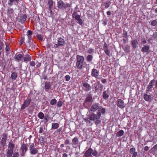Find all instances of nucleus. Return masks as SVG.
Returning <instances> with one entry per match:
<instances>
[{"label": "nucleus", "mask_w": 157, "mask_h": 157, "mask_svg": "<svg viewBox=\"0 0 157 157\" xmlns=\"http://www.w3.org/2000/svg\"><path fill=\"white\" fill-rule=\"evenodd\" d=\"M43 132V128L42 127H40V130L39 133H42Z\"/></svg>", "instance_id": "59"}, {"label": "nucleus", "mask_w": 157, "mask_h": 157, "mask_svg": "<svg viewBox=\"0 0 157 157\" xmlns=\"http://www.w3.org/2000/svg\"><path fill=\"white\" fill-rule=\"evenodd\" d=\"M124 107L123 101L121 99H118V107L124 108Z\"/></svg>", "instance_id": "26"}, {"label": "nucleus", "mask_w": 157, "mask_h": 157, "mask_svg": "<svg viewBox=\"0 0 157 157\" xmlns=\"http://www.w3.org/2000/svg\"><path fill=\"white\" fill-rule=\"evenodd\" d=\"M102 109H105L104 108H102L101 106L99 107V104L98 103H93L90 109L89 112H94L98 109V110L100 109L101 110Z\"/></svg>", "instance_id": "4"}, {"label": "nucleus", "mask_w": 157, "mask_h": 157, "mask_svg": "<svg viewBox=\"0 0 157 157\" xmlns=\"http://www.w3.org/2000/svg\"><path fill=\"white\" fill-rule=\"evenodd\" d=\"M57 102V100L55 99H52L50 102V104L52 105H54Z\"/></svg>", "instance_id": "40"}, {"label": "nucleus", "mask_w": 157, "mask_h": 157, "mask_svg": "<svg viewBox=\"0 0 157 157\" xmlns=\"http://www.w3.org/2000/svg\"><path fill=\"white\" fill-rule=\"evenodd\" d=\"M27 33L28 36H30L32 34V32L30 30H29L27 31Z\"/></svg>", "instance_id": "56"}, {"label": "nucleus", "mask_w": 157, "mask_h": 157, "mask_svg": "<svg viewBox=\"0 0 157 157\" xmlns=\"http://www.w3.org/2000/svg\"><path fill=\"white\" fill-rule=\"evenodd\" d=\"M92 154L95 157H98L99 156L98 152L95 150H93Z\"/></svg>", "instance_id": "31"}, {"label": "nucleus", "mask_w": 157, "mask_h": 157, "mask_svg": "<svg viewBox=\"0 0 157 157\" xmlns=\"http://www.w3.org/2000/svg\"><path fill=\"white\" fill-rule=\"evenodd\" d=\"M101 82L103 84L105 83L106 82V80L105 79L103 78L101 80Z\"/></svg>", "instance_id": "62"}, {"label": "nucleus", "mask_w": 157, "mask_h": 157, "mask_svg": "<svg viewBox=\"0 0 157 157\" xmlns=\"http://www.w3.org/2000/svg\"><path fill=\"white\" fill-rule=\"evenodd\" d=\"M152 36V39L157 41V33L154 32L153 35L151 36Z\"/></svg>", "instance_id": "32"}, {"label": "nucleus", "mask_w": 157, "mask_h": 157, "mask_svg": "<svg viewBox=\"0 0 157 157\" xmlns=\"http://www.w3.org/2000/svg\"><path fill=\"white\" fill-rule=\"evenodd\" d=\"M78 142L79 140L78 138L75 137L72 139L71 142L70 144L72 145H76L78 144Z\"/></svg>", "instance_id": "19"}, {"label": "nucleus", "mask_w": 157, "mask_h": 157, "mask_svg": "<svg viewBox=\"0 0 157 157\" xmlns=\"http://www.w3.org/2000/svg\"><path fill=\"white\" fill-rule=\"evenodd\" d=\"M50 82H45V90L46 91V90H48L50 88L51 86L50 85Z\"/></svg>", "instance_id": "27"}, {"label": "nucleus", "mask_w": 157, "mask_h": 157, "mask_svg": "<svg viewBox=\"0 0 157 157\" xmlns=\"http://www.w3.org/2000/svg\"><path fill=\"white\" fill-rule=\"evenodd\" d=\"M93 56L91 55H88L86 57V60L88 62H90L93 59Z\"/></svg>", "instance_id": "37"}, {"label": "nucleus", "mask_w": 157, "mask_h": 157, "mask_svg": "<svg viewBox=\"0 0 157 157\" xmlns=\"http://www.w3.org/2000/svg\"><path fill=\"white\" fill-rule=\"evenodd\" d=\"M65 41L62 38H60L58 40L57 45L59 47L63 46L65 44Z\"/></svg>", "instance_id": "15"}, {"label": "nucleus", "mask_w": 157, "mask_h": 157, "mask_svg": "<svg viewBox=\"0 0 157 157\" xmlns=\"http://www.w3.org/2000/svg\"><path fill=\"white\" fill-rule=\"evenodd\" d=\"M29 150L30 154L32 155H35L38 152V150L37 148L35 147L34 143L29 144Z\"/></svg>", "instance_id": "7"}, {"label": "nucleus", "mask_w": 157, "mask_h": 157, "mask_svg": "<svg viewBox=\"0 0 157 157\" xmlns=\"http://www.w3.org/2000/svg\"><path fill=\"white\" fill-rule=\"evenodd\" d=\"M17 77V73L16 72H13L11 75V77L12 80H15Z\"/></svg>", "instance_id": "22"}, {"label": "nucleus", "mask_w": 157, "mask_h": 157, "mask_svg": "<svg viewBox=\"0 0 157 157\" xmlns=\"http://www.w3.org/2000/svg\"><path fill=\"white\" fill-rule=\"evenodd\" d=\"M9 2L8 3V4L9 6H12L14 2H16L18 3L19 0H9Z\"/></svg>", "instance_id": "34"}, {"label": "nucleus", "mask_w": 157, "mask_h": 157, "mask_svg": "<svg viewBox=\"0 0 157 157\" xmlns=\"http://www.w3.org/2000/svg\"><path fill=\"white\" fill-rule=\"evenodd\" d=\"M14 147V145L12 143V142L11 141L9 142L8 144V150L13 151Z\"/></svg>", "instance_id": "24"}, {"label": "nucleus", "mask_w": 157, "mask_h": 157, "mask_svg": "<svg viewBox=\"0 0 157 157\" xmlns=\"http://www.w3.org/2000/svg\"><path fill=\"white\" fill-rule=\"evenodd\" d=\"M49 118V115H45L44 117V119L45 120L44 121L45 123H47L48 121Z\"/></svg>", "instance_id": "47"}, {"label": "nucleus", "mask_w": 157, "mask_h": 157, "mask_svg": "<svg viewBox=\"0 0 157 157\" xmlns=\"http://www.w3.org/2000/svg\"><path fill=\"white\" fill-rule=\"evenodd\" d=\"M110 3H111V2L109 1L105 2H104V6H105V8H107L108 7H109L110 5Z\"/></svg>", "instance_id": "38"}, {"label": "nucleus", "mask_w": 157, "mask_h": 157, "mask_svg": "<svg viewBox=\"0 0 157 157\" xmlns=\"http://www.w3.org/2000/svg\"><path fill=\"white\" fill-rule=\"evenodd\" d=\"M153 149H154V150H157V144L155 145L152 148Z\"/></svg>", "instance_id": "64"}, {"label": "nucleus", "mask_w": 157, "mask_h": 157, "mask_svg": "<svg viewBox=\"0 0 157 157\" xmlns=\"http://www.w3.org/2000/svg\"><path fill=\"white\" fill-rule=\"evenodd\" d=\"M149 147L148 146H146L145 147L144 150H145V151H147L149 150Z\"/></svg>", "instance_id": "63"}, {"label": "nucleus", "mask_w": 157, "mask_h": 157, "mask_svg": "<svg viewBox=\"0 0 157 157\" xmlns=\"http://www.w3.org/2000/svg\"><path fill=\"white\" fill-rule=\"evenodd\" d=\"M95 114L94 113H92V114L89 115L88 117L84 119V121L87 124H90L91 123V120L95 121V119H97V117H98L99 116V114Z\"/></svg>", "instance_id": "2"}, {"label": "nucleus", "mask_w": 157, "mask_h": 157, "mask_svg": "<svg viewBox=\"0 0 157 157\" xmlns=\"http://www.w3.org/2000/svg\"><path fill=\"white\" fill-rule=\"evenodd\" d=\"M109 96L108 95V92H106V91H104L103 93V97L104 99L106 100L109 98Z\"/></svg>", "instance_id": "25"}, {"label": "nucleus", "mask_w": 157, "mask_h": 157, "mask_svg": "<svg viewBox=\"0 0 157 157\" xmlns=\"http://www.w3.org/2000/svg\"><path fill=\"white\" fill-rule=\"evenodd\" d=\"M144 99L146 101H150L152 99L151 95H149L147 94H144Z\"/></svg>", "instance_id": "21"}, {"label": "nucleus", "mask_w": 157, "mask_h": 157, "mask_svg": "<svg viewBox=\"0 0 157 157\" xmlns=\"http://www.w3.org/2000/svg\"><path fill=\"white\" fill-rule=\"evenodd\" d=\"M72 16L75 18V19L77 20L78 23L80 25H82L83 23L82 20L80 18V16L79 15L76 14V12H73L72 13Z\"/></svg>", "instance_id": "9"}, {"label": "nucleus", "mask_w": 157, "mask_h": 157, "mask_svg": "<svg viewBox=\"0 0 157 157\" xmlns=\"http://www.w3.org/2000/svg\"><path fill=\"white\" fill-rule=\"evenodd\" d=\"M103 85L100 83L99 81L95 83L94 86L96 90L100 89L101 91L103 89Z\"/></svg>", "instance_id": "11"}, {"label": "nucleus", "mask_w": 157, "mask_h": 157, "mask_svg": "<svg viewBox=\"0 0 157 157\" xmlns=\"http://www.w3.org/2000/svg\"><path fill=\"white\" fill-rule=\"evenodd\" d=\"M155 81V80L154 79L151 80L150 81L149 84L148 86L147 89L146 90V93H147L149 91H151V89L153 88V86L154 85Z\"/></svg>", "instance_id": "10"}, {"label": "nucleus", "mask_w": 157, "mask_h": 157, "mask_svg": "<svg viewBox=\"0 0 157 157\" xmlns=\"http://www.w3.org/2000/svg\"><path fill=\"white\" fill-rule=\"evenodd\" d=\"M130 48V47L128 45H127L125 46L124 50L126 52H128Z\"/></svg>", "instance_id": "42"}, {"label": "nucleus", "mask_w": 157, "mask_h": 157, "mask_svg": "<svg viewBox=\"0 0 157 157\" xmlns=\"http://www.w3.org/2000/svg\"><path fill=\"white\" fill-rule=\"evenodd\" d=\"M76 66L79 69H82L84 60V57L82 56L77 55L76 56Z\"/></svg>", "instance_id": "1"}, {"label": "nucleus", "mask_w": 157, "mask_h": 157, "mask_svg": "<svg viewBox=\"0 0 157 157\" xmlns=\"http://www.w3.org/2000/svg\"><path fill=\"white\" fill-rule=\"evenodd\" d=\"M108 46L107 44L105 43L103 45V49H108Z\"/></svg>", "instance_id": "54"}, {"label": "nucleus", "mask_w": 157, "mask_h": 157, "mask_svg": "<svg viewBox=\"0 0 157 157\" xmlns=\"http://www.w3.org/2000/svg\"><path fill=\"white\" fill-rule=\"evenodd\" d=\"M24 62L27 63L31 60V57L29 55H27L23 58Z\"/></svg>", "instance_id": "23"}, {"label": "nucleus", "mask_w": 157, "mask_h": 157, "mask_svg": "<svg viewBox=\"0 0 157 157\" xmlns=\"http://www.w3.org/2000/svg\"><path fill=\"white\" fill-rule=\"evenodd\" d=\"M130 153L133 154L132 157H136L137 155V153L136 151V149L134 147H132L130 149Z\"/></svg>", "instance_id": "18"}, {"label": "nucleus", "mask_w": 157, "mask_h": 157, "mask_svg": "<svg viewBox=\"0 0 157 157\" xmlns=\"http://www.w3.org/2000/svg\"><path fill=\"white\" fill-rule=\"evenodd\" d=\"M27 18V16L26 14H24L21 18V19L22 20L21 21V22H25V21L26 20V19Z\"/></svg>", "instance_id": "43"}, {"label": "nucleus", "mask_w": 157, "mask_h": 157, "mask_svg": "<svg viewBox=\"0 0 157 157\" xmlns=\"http://www.w3.org/2000/svg\"><path fill=\"white\" fill-rule=\"evenodd\" d=\"M137 44V41L136 40H134L132 43V46L134 48H136Z\"/></svg>", "instance_id": "29"}, {"label": "nucleus", "mask_w": 157, "mask_h": 157, "mask_svg": "<svg viewBox=\"0 0 157 157\" xmlns=\"http://www.w3.org/2000/svg\"><path fill=\"white\" fill-rule=\"evenodd\" d=\"M92 100V97L91 94H88L87 95V96L85 98V103H90L91 102Z\"/></svg>", "instance_id": "17"}, {"label": "nucleus", "mask_w": 157, "mask_h": 157, "mask_svg": "<svg viewBox=\"0 0 157 157\" xmlns=\"http://www.w3.org/2000/svg\"><path fill=\"white\" fill-rule=\"evenodd\" d=\"M64 143L66 145L70 144V141L69 140L67 139L65 141Z\"/></svg>", "instance_id": "61"}, {"label": "nucleus", "mask_w": 157, "mask_h": 157, "mask_svg": "<svg viewBox=\"0 0 157 157\" xmlns=\"http://www.w3.org/2000/svg\"><path fill=\"white\" fill-rule=\"evenodd\" d=\"M54 2L53 0H48V4L49 9L52 8L53 7Z\"/></svg>", "instance_id": "28"}, {"label": "nucleus", "mask_w": 157, "mask_h": 157, "mask_svg": "<svg viewBox=\"0 0 157 157\" xmlns=\"http://www.w3.org/2000/svg\"><path fill=\"white\" fill-rule=\"evenodd\" d=\"M4 46V44L3 42L0 41V50L2 49L3 47Z\"/></svg>", "instance_id": "53"}, {"label": "nucleus", "mask_w": 157, "mask_h": 157, "mask_svg": "<svg viewBox=\"0 0 157 157\" xmlns=\"http://www.w3.org/2000/svg\"><path fill=\"white\" fill-rule=\"evenodd\" d=\"M94 52V49L92 48H90L87 51V52L89 54H91L93 53Z\"/></svg>", "instance_id": "44"}, {"label": "nucleus", "mask_w": 157, "mask_h": 157, "mask_svg": "<svg viewBox=\"0 0 157 157\" xmlns=\"http://www.w3.org/2000/svg\"><path fill=\"white\" fill-rule=\"evenodd\" d=\"M124 133V131L123 130H121L118 131V136H122Z\"/></svg>", "instance_id": "48"}, {"label": "nucleus", "mask_w": 157, "mask_h": 157, "mask_svg": "<svg viewBox=\"0 0 157 157\" xmlns=\"http://www.w3.org/2000/svg\"><path fill=\"white\" fill-rule=\"evenodd\" d=\"M150 47L148 44H146L141 49V51L143 52H148L150 49Z\"/></svg>", "instance_id": "16"}, {"label": "nucleus", "mask_w": 157, "mask_h": 157, "mask_svg": "<svg viewBox=\"0 0 157 157\" xmlns=\"http://www.w3.org/2000/svg\"><path fill=\"white\" fill-rule=\"evenodd\" d=\"M83 86L84 88V90L85 91H89L92 88L91 86L87 82H84L83 83Z\"/></svg>", "instance_id": "12"}, {"label": "nucleus", "mask_w": 157, "mask_h": 157, "mask_svg": "<svg viewBox=\"0 0 157 157\" xmlns=\"http://www.w3.org/2000/svg\"><path fill=\"white\" fill-rule=\"evenodd\" d=\"M38 116L40 119H42L44 117V115L42 112H40L39 113Z\"/></svg>", "instance_id": "41"}, {"label": "nucleus", "mask_w": 157, "mask_h": 157, "mask_svg": "<svg viewBox=\"0 0 157 157\" xmlns=\"http://www.w3.org/2000/svg\"><path fill=\"white\" fill-rule=\"evenodd\" d=\"M157 24V21L155 20H154L151 22V25L153 26H155Z\"/></svg>", "instance_id": "50"}, {"label": "nucleus", "mask_w": 157, "mask_h": 157, "mask_svg": "<svg viewBox=\"0 0 157 157\" xmlns=\"http://www.w3.org/2000/svg\"><path fill=\"white\" fill-rule=\"evenodd\" d=\"M32 99L31 98L28 97L24 101L23 104L22 105L21 109L24 110L26 108L28 107Z\"/></svg>", "instance_id": "6"}, {"label": "nucleus", "mask_w": 157, "mask_h": 157, "mask_svg": "<svg viewBox=\"0 0 157 157\" xmlns=\"http://www.w3.org/2000/svg\"><path fill=\"white\" fill-rule=\"evenodd\" d=\"M25 40V37H21V39L20 40V45H21L24 42Z\"/></svg>", "instance_id": "52"}, {"label": "nucleus", "mask_w": 157, "mask_h": 157, "mask_svg": "<svg viewBox=\"0 0 157 157\" xmlns=\"http://www.w3.org/2000/svg\"><path fill=\"white\" fill-rule=\"evenodd\" d=\"M19 155V154L18 152L16 151L13 154V157H18Z\"/></svg>", "instance_id": "51"}, {"label": "nucleus", "mask_w": 157, "mask_h": 157, "mask_svg": "<svg viewBox=\"0 0 157 157\" xmlns=\"http://www.w3.org/2000/svg\"><path fill=\"white\" fill-rule=\"evenodd\" d=\"M21 155L22 156L25 155V153L28 150V144L23 143L21 146Z\"/></svg>", "instance_id": "8"}, {"label": "nucleus", "mask_w": 157, "mask_h": 157, "mask_svg": "<svg viewBox=\"0 0 157 157\" xmlns=\"http://www.w3.org/2000/svg\"><path fill=\"white\" fill-rule=\"evenodd\" d=\"M65 78L66 81H68L70 79V77L69 75H67L65 76Z\"/></svg>", "instance_id": "57"}, {"label": "nucleus", "mask_w": 157, "mask_h": 157, "mask_svg": "<svg viewBox=\"0 0 157 157\" xmlns=\"http://www.w3.org/2000/svg\"><path fill=\"white\" fill-rule=\"evenodd\" d=\"M49 47L52 48H58L59 46L57 44H55L54 45L52 44H50L49 45Z\"/></svg>", "instance_id": "39"}, {"label": "nucleus", "mask_w": 157, "mask_h": 157, "mask_svg": "<svg viewBox=\"0 0 157 157\" xmlns=\"http://www.w3.org/2000/svg\"><path fill=\"white\" fill-rule=\"evenodd\" d=\"M41 65V63H37L36 65V67H35V68H37L39 67Z\"/></svg>", "instance_id": "60"}, {"label": "nucleus", "mask_w": 157, "mask_h": 157, "mask_svg": "<svg viewBox=\"0 0 157 157\" xmlns=\"http://www.w3.org/2000/svg\"><path fill=\"white\" fill-rule=\"evenodd\" d=\"M37 38L38 39L40 40H42L43 39V37L40 34H38L37 35Z\"/></svg>", "instance_id": "49"}, {"label": "nucleus", "mask_w": 157, "mask_h": 157, "mask_svg": "<svg viewBox=\"0 0 157 157\" xmlns=\"http://www.w3.org/2000/svg\"><path fill=\"white\" fill-rule=\"evenodd\" d=\"M23 57V55L19 54L17 55L16 54L14 56V58L16 61L19 62L21 60Z\"/></svg>", "instance_id": "20"}, {"label": "nucleus", "mask_w": 157, "mask_h": 157, "mask_svg": "<svg viewBox=\"0 0 157 157\" xmlns=\"http://www.w3.org/2000/svg\"><path fill=\"white\" fill-rule=\"evenodd\" d=\"M39 141L40 142V144L41 145L44 144V138L42 136H41L39 139Z\"/></svg>", "instance_id": "36"}, {"label": "nucleus", "mask_w": 157, "mask_h": 157, "mask_svg": "<svg viewBox=\"0 0 157 157\" xmlns=\"http://www.w3.org/2000/svg\"><path fill=\"white\" fill-rule=\"evenodd\" d=\"M71 5V4L68 3H65L62 0H59L57 2V7L59 9H66L70 7Z\"/></svg>", "instance_id": "3"}, {"label": "nucleus", "mask_w": 157, "mask_h": 157, "mask_svg": "<svg viewBox=\"0 0 157 157\" xmlns=\"http://www.w3.org/2000/svg\"><path fill=\"white\" fill-rule=\"evenodd\" d=\"M59 127V124L57 123H54L52 124V128L53 129H56Z\"/></svg>", "instance_id": "30"}, {"label": "nucleus", "mask_w": 157, "mask_h": 157, "mask_svg": "<svg viewBox=\"0 0 157 157\" xmlns=\"http://www.w3.org/2000/svg\"><path fill=\"white\" fill-rule=\"evenodd\" d=\"M93 152V150L91 148H89L86 150L84 153V156L85 157H89L92 156V153Z\"/></svg>", "instance_id": "14"}, {"label": "nucleus", "mask_w": 157, "mask_h": 157, "mask_svg": "<svg viewBox=\"0 0 157 157\" xmlns=\"http://www.w3.org/2000/svg\"><path fill=\"white\" fill-rule=\"evenodd\" d=\"M62 105H63L62 101L61 100H59L58 102V103L57 104V107H60L62 106Z\"/></svg>", "instance_id": "46"}, {"label": "nucleus", "mask_w": 157, "mask_h": 157, "mask_svg": "<svg viewBox=\"0 0 157 157\" xmlns=\"http://www.w3.org/2000/svg\"><path fill=\"white\" fill-rule=\"evenodd\" d=\"M6 50L7 52H8L10 50V47L9 46V45L8 44H7L6 46Z\"/></svg>", "instance_id": "58"}, {"label": "nucleus", "mask_w": 157, "mask_h": 157, "mask_svg": "<svg viewBox=\"0 0 157 157\" xmlns=\"http://www.w3.org/2000/svg\"><path fill=\"white\" fill-rule=\"evenodd\" d=\"M13 152V151L8 150L7 154V157H10L12 156Z\"/></svg>", "instance_id": "33"}, {"label": "nucleus", "mask_w": 157, "mask_h": 157, "mask_svg": "<svg viewBox=\"0 0 157 157\" xmlns=\"http://www.w3.org/2000/svg\"><path fill=\"white\" fill-rule=\"evenodd\" d=\"M105 109H102L100 110L99 109L97 113L96 114H98V113L99 114V116L98 117H97V119H95V124L96 125H98L99 124H100L101 123V121L99 120V119L100 118L101 116V113L102 114H104L105 113Z\"/></svg>", "instance_id": "5"}, {"label": "nucleus", "mask_w": 157, "mask_h": 157, "mask_svg": "<svg viewBox=\"0 0 157 157\" xmlns=\"http://www.w3.org/2000/svg\"><path fill=\"white\" fill-rule=\"evenodd\" d=\"M91 75L97 79L98 78L99 72L97 69L94 68L92 70Z\"/></svg>", "instance_id": "13"}, {"label": "nucleus", "mask_w": 157, "mask_h": 157, "mask_svg": "<svg viewBox=\"0 0 157 157\" xmlns=\"http://www.w3.org/2000/svg\"><path fill=\"white\" fill-rule=\"evenodd\" d=\"M30 65L32 67H34L35 65V63L34 61H32L30 62Z\"/></svg>", "instance_id": "55"}, {"label": "nucleus", "mask_w": 157, "mask_h": 157, "mask_svg": "<svg viewBox=\"0 0 157 157\" xmlns=\"http://www.w3.org/2000/svg\"><path fill=\"white\" fill-rule=\"evenodd\" d=\"M104 50L106 54L109 56H110V52L109 49H104Z\"/></svg>", "instance_id": "45"}, {"label": "nucleus", "mask_w": 157, "mask_h": 157, "mask_svg": "<svg viewBox=\"0 0 157 157\" xmlns=\"http://www.w3.org/2000/svg\"><path fill=\"white\" fill-rule=\"evenodd\" d=\"M6 139L4 138H2L1 140V144L2 146H4L6 144Z\"/></svg>", "instance_id": "35"}]
</instances>
